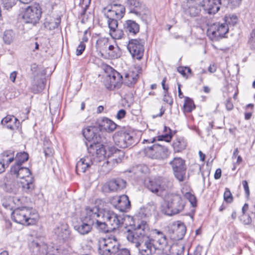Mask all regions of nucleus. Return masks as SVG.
Listing matches in <instances>:
<instances>
[{
    "label": "nucleus",
    "mask_w": 255,
    "mask_h": 255,
    "mask_svg": "<svg viewBox=\"0 0 255 255\" xmlns=\"http://www.w3.org/2000/svg\"><path fill=\"white\" fill-rule=\"evenodd\" d=\"M148 225L143 220L133 225L125 233L127 240L134 244L141 255H153L157 251H164L170 248L168 239L165 234L157 230L152 231L150 236L147 235Z\"/></svg>",
    "instance_id": "f257e3e1"
},
{
    "label": "nucleus",
    "mask_w": 255,
    "mask_h": 255,
    "mask_svg": "<svg viewBox=\"0 0 255 255\" xmlns=\"http://www.w3.org/2000/svg\"><path fill=\"white\" fill-rule=\"evenodd\" d=\"M98 213L97 206L86 207L84 214L80 218V221L74 225V230L81 235L88 234L92 230L96 217H98Z\"/></svg>",
    "instance_id": "f03ea898"
},
{
    "label": "nucleus",
    "mask_w": 255,
    "mask_h": 255,
    "mask_svg": "<svg viewBox=\"0 0 255 255\" xmlns=\"http://www.w3.org/2000/svg\"><path fill=\"white\" fill-rule=\"evenodd\" d=\"M171 185L170 181L166 178L158 177L146 178L144 180L145 187L158 196H162Z\"/></svg>",
    "instance_id": "7ed1b4c3"
},
{
    "label": "nucleus",
    "mask_w": 255,
    "mask_h": 255,
    "mask_svg": "<svg viewBox=\"0 0 255 255\" xmlns=\"http://www.w3.org/2000/svg\"><path fill=\"white\" fill-rule=\"evenodd\" d=\"M11 217L15 222L28 226L35 224L37 214L32 209L22 207L15 209L12 213Z\"/></svg>",
    "instance_id": "20e7f679"
},
{
    "label": "nucleus",
    "mask_w": 255,
    "mask_h": 255,
    "mask_svg": "<svg viewBox=\"0 0 255 255\" xmlns=\"http://www.w3.org/2000/svg\"><path fill=\"white\" fill-rule=\"evenodd\" d=\"M239 4V0H203L201 6L205 13L214 15L218 12L221 5L237 6Z\"/></svg>",
    "instance_id": "39448f33"
},
{
    "label": "nucleus",
    "mask_w": 255,
    "mask_h": 255,
    "mask_svg": "<svg viewBox=\"0 0 255 255\" xmlns=\"http://www.w3.org/2000/svg\"><path fill=\"white\" fill-rule=\"evenodd\" d=\"M98 217H101L110 226L111 230H115L120 228L123 224V219L121 215L114 211L107 209H100L98 207Z\"/></svg>",
    "instance_id": "423d86ee"
},
{
    "label": "nucleus",
    "mask_w": 255,
    "mask_h": 255,
    "mask_svg": "<svg viewBox=\"0 0 255 255\" xmlns=\"http://www.w3.org/2000/svg\"><path fill=\"white\" fill-rule=\"evenodd\" d=\"M98 253L100 255H114L120 244L115 237L101 238L98 241Z\"/></svg>",
    "instance_id": "0eeeda50"
},
{
    "label": "nucleus",
    "mask_w": 255,
    "mask_h": 255,
    "mask_svg": "<svg viewBox=\"0 0 255 255\" xmlns=\"http://www.w3.org/2000/svg\"><path fill=\"white\" fill-rule=\"evenodd\" d=\"M41 13L40 6L38 3H35L24 8L22 17L24 22L35 25L39 20Z\"/></svg>",
    "instance_id": "6e6552de"
},
{
    "label": "nucleus",
    "mask_w": 255,
    "mask_h": 255,
    "mask_svg": "<svg viewBox=\"0 0 255 255\" xmlns=\"http://www.w3.org/2000/svg\"><path fill=\"white\" fill-rule=\"evenodd\" d=\"M113 140L116 145L123 148L128 147L134 143L133 134L124 129L117 130L113 135Z\"/></svg>",
    "instance_id": "1a4fd4ad"
},
{
    "label": "nucleus",
    "mask_w": 255,
    "mask_h": 255,
    "mask_svg": "<svg viewBox=\"0 0 255 255\" xmlns=\"http://www.w3.org/2000/svg\"><path fill=\"white\" fill-rule=\"evenodd\" d=\"M169 164L172 167L175 178L179 182L183 181L187 169L185 161L181 157H175L169 162Z\"/></svg>",
    "instance_id": "9d476101"
},
{
    "label": "nucleus",
    "mask_w": 255,
    "mask_h": 255,
    "mask_svg": "<svg viewBox=\"0 0 255 255\" xmlns=\"http://www.w3.org/2000/svg\"><path fill=\"white\" fill-rule=\"evenodd\" d=\"M167 214L172 216L182 211L184 207V204L181 198L178 195L170 194L166 197Z\"/></svg>",
    "instance_id": "9b49d317"
},
{
    "label": "nucleus",
    "mask_w": 255,
    "mask_h": 255,
    "mask_svg": "<svg viewBox=\"0 0 255 255\" xmlns=\"http://www.w3.org/2000/svg\"><path fill=\"white\" fill-rule=\"evenodd\" d=\"M127 48L133 58L140 60L144 52V41L140 38L131 39L128 41Z\"/></svg>",
    "instance_id": "f8f14e48"
},
{
    "label": "nucleus",
    "mask_w": 255,
    "mask_h": 255,
    "mask_svg": "<svg viewBox=\"0 0 255 255\" xmlns=\"http://www.w3.org/2000/svg\"><path fill=\"white\" fill-rule=\"evenodd\" d=\"M102 12L107 19H122L125 14V8L121 4L112 3L104 7Z\"/></svg>",
    "instance_id": "ddd939ff"
},
{
    "label": "nucleus",
    "mask_w": 255,
    "mask_h": 255,
    "mask_svg": "<svg viewBox=\"0 0 255 255\" xmlns=\"http://www.w3.org/2000/svg\"><path fill=\"white\" fill-rule=\"evenodd\" d=\"M229 27L224 23H216L212 24L207 30V35L212 40H218L225 37Z\"/></svg>",
    "instance_id": "4468645a"
},
{
    "label": "nucleus",
    "mask_w": 255,
    "mask_h": 255,
    "mask_svg": "<svg viewBox=\"0 0 255 255\" xmlns=\"http://www.w3.org/2000/svg\"><path fill=\"white\" fill-rule=\"evenodd\" d=\"M88 152L92 154L93 160L95 163L104 160L106 158V150L105 146L99 142L87 145Z\"/></svg>",
    "instance_id": "2eb2a0df"
},
{
    "label": "nucleus",
    "mask_w": 255,
    "mask_h": 255,
    "mask_svg": "<svg viewBox=\"0 0 255 255\" xmlns=\"http://www.w3.org/2000/svg\"><path fill=\"white\" fill-rule=\"evenodd\" d=\"M110 202L116 209L121 212H126L130 207V202L126 195L113 197L110 199Z\"/></svg>",
    "instance_id": "dca6fc26"
},
{
    "label": "nucleus",
    "mask_w": 255,
    "mask_h": 255,
    "mask_svg": "<svg viewBox=\"0 0 255 255\" xmlns=\"http://www.w3.org/2000/svg\"><path fill=\"white\" fill-rule=\"evenodd\" d=\"M10 176H15L20 179V180H27L28 177H33L30 170L26 167L14 164L10 169Z\"/></svg>",
    "instance_id": "f3484780"
},
{
    "label": "nucleus",
    "mask_w": 255,
    "mask_h": 255,
    "mask_svg": "<svg viewBox=\"0 0 255 255\" xmlns=\"http://www.w3.org/2000/svg\"><path fill=\"white\" fill-rule=\"evenodd\" d=\"M99 128L95 126L88 127L83 130V134L89 141H93L92 143L100 142L101 137L99 134Z\"/></svg>",
    "instance_id": "a211bd4d"
},
{
    "label": "nucleus",
    "mask_w": 255,
    "mask_h": 255,
    "mask_svg": "<svg viewBox=\"0 0 255 255\" xmlns=\"http://www.w3.org/2000/svg\"><path fill=\"white\" fill-rule=\"evenodd\" d=\"M57 237L63 241H67L71 238V231L69 226L65 223H60L54 230Z\"/></svg>",
    "instance_id": "6ab92c4d"
},
{
    "label": "nucleus",
    "mask_w": 255,
    "mask_h": 255,
    "mask_svg": "<svg viewBox=\"0 0 255 255\" xmlns=\"http://www.w3.org/2000/svg\"><path fill=\"white\" fill-rule=\"evenodd\" d=\"M186 4L183 5L184 12L191 17L198 15L201 11V8L194 0H187Z\"/></svg>",
    "instance_id": "aec40b11"
},
{
    "label": "nucleus",
    "mask_w": 255,
    "mask_h": 255,
    "mask_svg": "<svg viewBox=\"0 0 255 255\" xmlns=\"http://www.w3.org/2000/svg\"><path fill=\"white\" fill-rule=\"evenodd\" d=\"M99 130H105L108 132L113 131L117 128V125L112 120L107 118H103L97 121Z\"/></svg>",
    "instance_id": "412c9836"
},
{
    "label": "nucleus",
    "mask_w": 255,
    "mask_h": 255,
    "mask_svg": "<svg viewBox=\"0 0 255 255\" xmlns=\"http://www.w3.org/2000/svg\"><path fill=\"white\" fill-rule=\"evenodd\" d=\"M91 156L82 158L77 163L76 169L77 171L85 172L87 169L89 168L92 165L95 164Z\"/></svg>",
    "instance_id": "4be33fe9"
},
{
    "label": "nucleus",
    "mask_w": 255,
    "mask_h": 255,
    "mask_svg": "<svg viewBox=\"0 0 255 255\" xmlns=\"http://www.w3.org/2000/svg\"><path fill=\"white\" fill-rule=\"evenodd\" d=\"M30 248L32 249L33 253H41L43 255L47 253V245L40 241L38 239L32 241L29 244Z\"/></svg>",
    "instance_id": "5701e85b"
},
{
    "label": "nucleus",
    "mask_w": 255,
    "mask_h": 255,
    "mask_svg": "<svg viewBox=\"0 0 255 255\" xmlns=\"http://www.w3.org/2000/svg\"><path fill=\"white\" fill-rule=\"evenodd\" d=\"M107 186L111 191H118L126 187V181L123 179L118 178L108 182Z\"/></svg>",
    "instance_id": "b1692460"
},
{
    "label": "nucleus",
    "mask_w": 255,
    "mask_h": 255,
    "mask_svg": "<svg viewBox=\"0 0 255 255\" xmlns=\"http://www.w3.org/2000/svg\"><path fill=\"white\" fill-rule=\"evenodd\" d=\"M124 28L128 35H134L139 31V25L135 21L127 20L124 24Z\"/></svg>",
    "instance_id": "393cba45"
},
{
    "label": "nucleus",
    "mask_w": 255,
    "mask_h": 255,
    "mask_svg": "<svg viewBox=\"0 0 255 255\" xmlns=\"http://www.w3.org/2000/svg\"><path fill=\"white\" fill-rule=\"evenodd\" d=\"M0 37L4 44L10 45L14 42L16 34L12 29H5L1 32Z\"/></svg>",
    "instance_id": "a878e982"
},
{
    "label": "nucleus",
    "mask_w": 255,
    "mask_h": 255,
    "mask_svg": "<svg viewBox=\"0 0 255 255\" xmlns=\"http://www.w3.org/2000/svg\"><path fill=\"white\" fill-rule=\"evenodd\" d=\"M12 177H9V180L5 183V190L10 193L16 194L20 187V182L19 181L14 179Z\"/></svg>",
    "instance_id": "bb28decb"
},
{
    "label": "nucleus",
    "mask_w": 255,
    "mask_h": 255,
    "mask_svg": "<svg viewBox=\"0 0 255 255\" xmlns=\"http://www.w3.org/2000/svg\"><path fill=\"white\" fill-rule=\"evenodd\" d=\"M107 80L109 81L110 87H116L123 82V76L116 71H113L108 75Z\"/></svg>",
    "instance_id": "cd10ccee"
},
{
    "label": "nucleus",
    "mask_w": 255,
    "mask_h": 255,
    "mask_svg": "<svg viewBox=\"0 0 255 255\" xmlns=\"http://www.w3.org/2000/svg\"><path fill=\"white\" fill-rule=\"evenodd\" d=\"M109 151L115 157L112 160L114 165L122 162L125 156V152L123 150L118 149L115 146H112L109 148Z\"/></svg>",
    "instance_id": "c85d7f7f"
},
{
    "label": "nucleus",
    "mask_w": 255,
    "mask_h": 255,
    "mask_svg": "<svg viewBox=\"0 0 255 255\" xmlns=\"http://www.w3.org/2000/svg\"><path fill=\"white\" fill-rule=\"evenodd\" d=\"M33 177H28L27 180H20V185L22 190L27 193H31L34 189Z\"/></svg>",
    "instance_id": "c756f323"
},
{
    "label": "nucleus",
    "mask_w": 255,
    "mask_h": 255,
    "mask_svg": "<svg viewBox=\"0 0 255 255\" xmlns=\"http://www.w3.org/2000/svg\"><path fill=\"white\" fill-rule=\"evenodd\" d=\"M138 78V75L133 72L126 73L123 77V82L128 87L134 85Z\"/></svg>",
    "instance_id": "7c9ffc66"
},
{
    "label": "nucleus",
    "mask_w": 255,
    "mask_h": 255,
    "mask_svg": "<svg viewBox=\"0 0 255 255\" xmlns=\"http://www.w3.org/2000/svg\"><path fill=\"white\" fill-rule=\"evenodd\" d=\"M173 234L176 235L174 238L176 240H181L184 237L186 229L183 224H178L173 226Z\"/></svg>",
    "instance_id": "2f4dec72"
},
{
    "label": "nucleus",
    "mask_w": 255,
    "mask_h": 255,
    "mask_svg": "<svg viewBox=\"0 0 255 255\" xmlns=\"http://www.w3.org/2000/svg\"><path fill=\"white\" fill-rule=\"evenodd\" d=\"M110 39L107 37H100L96 43V48L101 53L104 52L107 50V47L109 45Z\"/></svg>",
    "instance_id": "473e14b6"
},
{
    "label": "nucleus",
    "mask_w": 255,
    "mask_h": 255,
    "mask_svg": "<svg viewBox=\"0 0 255 255\" xmlns=\"http://www.w3.org/2000/svg\"><path fill=\"white\" fill-rule=\"evenodd\" d=\"M156 151V154L152 155L155 159L163 158L168 152L167 148L159 144H153V150Z\"/></svg>",
    "instance_id": "72a5a7b5"
},
{
    "label": "nucleus",
    "mask_w": 255,
    "mask_h": 255,
    "mask_svg": "<svg viewBox=\"0 0 255 255\" xmlns=\"http://www.w3.org/2000/svg\"><path fill=\"white\" fill-rule=\"evenodd\" d=\"M44 88L43 79H38L37 76H34L32 82V87L31 88L34 93H38L42 90Z\"/></svg>",
    "instance_id": "f704fd0d"
},
{
    "label": "nucleus",
    "mask_w": 255,
    "mask_h": 255,
    "mask_svg": "<svg viewBox=\"0 0 255 255\" xmlns=\"http://www.w3.org/2000/svg\"><path fill=\"white\" fill-rule=\"evenodd\" d=\"M98 217H96L95 222L93 227H94L99 232L102 233H108L110 230L108 227V224L105 222L100 221L98 219Z\"/></svg>",
    "instance_id": "c9c22d12"
},
{
    "label": "nucleus",
    "mask_w": 255,
    "mask_h": 255,
    "mask_svg": "<svg viewBox=\"0 0 255 255\" xmlns=\"http://www.w3.org/2000/svg\"><path fill=\"white\" fill-rule=\"evenodd\" d=\"M142 211L146 217L155 215L156 212V206L153 202L149 203Z\"/></svg>",
    "instance_id": "e433bc0d"
},
{
    "label": "nucleus",
    "mask_w": 255,
    "mask_h": 255,
    "mask_svg": "<svg viewBox=\"0 0 255 255\" xmlns=\"http://www.w3.org/2000/svg\"><path fill=\"white\" fill-rule=\"evenodd\" d=\"M238 20V17L235 14L226 15L224 17V24L229 28V26H234L237 23Z\"/></svg>",
    "instance_id": "4c0bfd02"
},
{
    "label": "nucleus",
    "mask_w": 255,
    "mask_h": 255,
    "mask_svg": "<svg viewBox=\"0 0 255 255\" xmlns=\"http://www.w3.org/2000/svg\"><path fill=\"white\" fill-rule=\"evenodd\" d=\"M118 50V46L115 47L109 42V45L107 47V50H105L104 53H107L112 58H117L119 56V54L117 53Z\"/></svg>",
    "instance_id": "58836bf2"
},
{
    "label": "nucleus",
    "mask_w": 255,
    "mask_h": 255,
    "mask_svg": "<svg viewBox=\"0 0 255 255\" xmlns=\"http://www.w3.org/2000/svg\"><path fill=\"white\" fill-rule=\"evenodd\" d=\"M28 159V154L25 152H20L17 153L16 155L15 159L16 163L15 164H18L21 166L22 164L26 161Z\"/></svg>",
    "instance_id": "ea45409f"
},
{
    "label": "nucleus",
    "mask_w": 255,
    "mask_h": 255,
    "mask_svg": "<svg viewBox=\"0 0 255 255\" xmlns=\"http://www.w3.org/2000/svg\"><path fill=\"white\" fill-rule=\"evenodd\" d=\"M183 108L185 112L190 113L195 108V106L191 99L185 97Z\"/></svg>",
    "instance_id": "a19ab883"
},
{
    "label": "nucleus",
    "mask_w": 255,
    "mask_h": 255,
    "mask_svg": "<svg viewBox=\"0 0 255 255\" xmlns=\"http://www.w3.org/2000/svg\"><path fill=\"white\" fill-rule=\"evenodd\" d=\"M127 4L130 9V12L137 14L138 12L135 8L139 7L141 5V2L138 0H128Z\"/></svg>",
    "instance_id": "79ce46f5"
},
{
    "label": "nucleus",
    "mask_w": 255,
    "mask_h": 255,
    "mask_svg": "<svg viewBox=\"0 0 255 255\" xmlns=\"http://www.w3.org/2000/svg\"><path fill=\"white\" fill-rule=\"evenodd\" d=\"M173 147L177 152H180L184 149L186 146V143L183 139H178L173 144Z\"/></svg>",
    "instance_id": "37998d69"
},
{
    "label": "nucleus",
    "mask_w": 255,
    "mask_h": 255,
    "mask_svg": "<svg viewBox=\"0 0 255 255\" xmlns=\"http://www.w3.org/2000/svg\"><path fill=\"white\" fill-rule=\"evenodd\" d=\"M111 37L115 39H121L124 35V31L122 29L116 28L109 32Z\"/></svg>",
    "instance_id": "c03bdc74"
},
{
    "label": "nucleus",
    "mask_w": 255,
    "mask_h": 255,
    "mask_svg": "<svg viewBox=\"0 0 255 255\" xmlns=\"http://www.w3.org/2000/svg\"><path fill=\"white\" fill-rule=\"evenodd\" d=\"M132 171L137 174L139 173L144 174L148 172V168L145 165H138L133 167Z\"/></svg>",
    "instance_id": "a18cd8bd"
},
{
    "label": "nucleus",
    "mask_w": 255,
    "mask_h": 255,
    "mask_svg": "<svg viewBox=\"0 0 255 255\" xmlns=\"http://www.w3.org/2000/svg\"><path fill=\"white\" fill-rule=\"evenodd\" d=\"M61 22V18L60 16H58L54 19H51L50 21L47 23V26H48L50 29H54L57 28L60 25Z\"/></svg>",
    "instance_id": "49530a36"
},
{
    "label": "nucleus",
    "mask_w": 255,
    "mask_h": 255,
    "mask_svg": "<svg viewBox=\"0 0 255 255\" xmlns=\"http://www.w3.org/2000/svg\"><path fill=\"white\" fill-rule=\"evenodd\" d=\"M184 197L190 202L192 207L197 206V200L195 196L190 192H186L184 194Z\"/></svg>",
    "instance_id": "de8ad7c7"
},
{
    "label": "nucleus",
    "mask_w": 255,
    "mask_h": 255,
    "mask_svg": "<svg viewBox=\"0 0 255 255\" xmlns=\"http://www.w3.org/2000/svg\"><path fill=\"white\" fill-rule=\"evenodd\" d=\"M121 19H116V18H111L108 19L107 23L108 24V27L110 29V31L113 30L116 28H118V22L119 20Z\"/></svg>",
    "instance_id": "09e8293b"
},
{
    "label": "nucleus",
    "mask_w": 255,
    "mask_h": 255,
    "mask_svg": "<svg viewBox=\"0 0 255 255\" xmlns=\"http://www.w3.org/2000/svg\"><path fill=\"white\" fill-rule=\"evenodd\" d=\"M48 146H46L45 142L43 143V150L45 156H51L53 152V148L51 147V142L49 141H47Z\"/></svg>",
    "instance_id": "8fccbe9b"
},
{
    "label": "nucleus",
    "mask_w": 255,
    "mask_h": 255,
    "mask_svg": "<svg viewBox=\"0 0 255 255\" xmlns=\"http://www.w3.org/2000/svg\"><path fill=\"white\" fill-rule=\"evenodd\" d=\"M4 8L7 9L14 6L18 0H0Z\"/></svg>",
    "instance_id": "3c124183"
},
{
    "label": "nucleus",
    "mask_w": 255,
    "mask_h": 255,
    "mask_svg": "<svg viewBox=\"0 0 255 255\" xmlns=\"http://www.w3.org/2000/svg\"><path fill=\"white\" fill-rule=\"evenodd\" d=\"M224 200L229 203H231L233 201V196L229 189L226 188L224 194Z\"/></svg>",
    "instance_id": "603ef678"
},
{
    "label": "nucleus",
    "mask_w": 255,
    "mask_h": 255,
    "mask_svg": "<svg viewBox=\"0 0 255 255\" xmlns=\"http://www.w3.org/2000/svg\"><path fill=\"white\" fill-rule=\"evenodd\" d=\"M17 120L13 116H7L4 118L1 121V124L5 125L9 123H16Z\"/></svg>",
    "instance_id": "864d4df0"
},
{
    "label": "nucleus",
    "mask_w": 255,
    "mask_h": 255,
    "mask_svg": "<svg viewBox=\"0 0 255 255\" xmlns=\"http://www.w3.org/2000/svg\"><path fill=\"white\" fill-rule=\"evenodd\" d=\"M144 152L146 154V155L151 158H154L153 156L151 155H155L156 154V151H154V149L153 150V145H152L151 146H148L146 148L144 149Z\"/></svg>",
    "instance_id": "5fc2aeb1"
},
{
    "label": "nucleus",
    "mask_w": 255,
    "mask_h": 255,
    "mask_svg": "<svg viewBox=\"0 0 255 255\" xmlns=\"http://www.w3.org/2000/svg\"><path fill=\"white\" fill-rule=\"evenodd\" d=\"M163 100L164 102L172 105L173 103V100L172 97L169 95L168 91L164 92V97Z\"/></svg>",
    "instance_id": "6e6d98bb"
},
{
    "label": "nucleus",
    "mask_w": 255,
    "mask_h": 255,
    "mask_svg": "<svg viewBox=\"0 0 255 255\" xmlns=\"http://www.w3.org/2000/svg\"><path fill=\"white\" fill-rule=\"evenodd\" d=\"M91 3V0H80L79 4L85 12Z\"/></svg>",
    "instance_id": "4d7b16f0"
},
{
    "label": "nucleus",
    "mask_w": 255,
    "mask_h": 255,
    "mask_svg": "<svg viewBox=\"0 0 255 255\" xmlns=\"http://www.w3.org/2000/svg\"><path fill=\"white\" fill-rule=\"evenodd\" d=\"M240 220L245 224V225H249L252 222V219L251 217L247 214L243 215L240 217Z\"/></svg>",
    "instance_id": "13d9d810"
},
{
    "label": "nucleus",
    "mask_w": 255,
    "mask_h": 255,
    "mask_svg": "<svg viewBox=\"0 0 255 255\" xmlns=\"http://www.w3.org/2000/svg\"><path fill=\"white\" fill-rule=\"evenodd\" d=\"M114 255H130L129 251L127 249H117V252Z\"/></svg>",
    "instance_id": "bf43d9fd"
},
{
    "label": "nucleus",
    "mask_w": 255,
    "mask_h": 255,
    "mask_svg": "<svg viewBox=\"0 0 255 255\" xmlns=\"http://www.w3.org/2000/svg\"><path fill=\"white\" fill-rule=\"evenodd\" d=\"M85 47L86 45L84 43H80L79 45L77 48L76 55L78 56L81 55L83 51L85 50Z\"/></svg>",
    "instance_id": "052dcab7"
},
{
    "label": "nucleus",
    "mask_w": 255,
    "mask_h": 255,
    "mask_svg": "<svg viewBox=\"0 0 255 255\" xmlns=\"http://www.w3.org/2000/svg\"><path fill=\"white\" fill-rule=\"evenodd\" d=\"M9 154L7 152H5L0 155V161L6 166V163L9 157Z\"/></svg>",
    "instance_id": "680f3d73"
},
{
    "label": "nucleus",
    "mask_w": 255,
    "mask_h": 255,
    "mask_svg": "<svg viewBox=\"0 0 255 255\" xmlns=\"http://www.w3.org/2000/svg\"><path fill=\"white\" fill-rule=\"evenodd\" d=\"M226 108L227 110L228 111H231L234 108V105L231 102V98H229L226 102L225 103Z\"/></svg>",
    "instance_id": "e2e57ef3"
},
{
    "label": "nucleus",
    "mask_w": 255,
    "mask_h": 255,
    "mask_svg": "<svg viewBox=\"0 0 255 255\" xmlns=\"http://www.w3.org/2000/svg\"><path fill=\"white\" fill-rule=\"evenodd\" d=\"M172 136L168 134H165L162 135L158 137V140H164L167 142H169L171 139Z\"/></svg>",
    "instance_id": "0e129e2a"
},
{
    "label": "nucleus",
    "mask_w": 255,
    "mask_h": 255,
    "mask_svg": "<svg viewBox=\"0 0 255 255\" xmlns=\"http://www.w3.org/2000/svg\"><path fill=\"white\" fill-rule=\"evenodd\" d=\"M242 184L247 196H249L250 195V190L247 181L246 180H244L242 182Z\"/></svg>",
    "instance_id": "69168bd1"
},
{
    "label": "nucleus",
    "mask_w": 255,
    "mask_h": 255,
    "mask_svg": "<svg viewBox=\"0 0 255 255\" xmlns=\"http://www.w3.org/2000/svg\"><path fill=\"white\" fill-rule=\"evenodd\" d=\"M126 114V111L125 110L121 109L118 111L116 117L117 119L121 120L125 117Z\"/></svg>",
    "instance_id": "338daca9"
},
{
    "label": "nucleus",
    "mask_w": 255,
    "mask_h": 255,
    "mask_svg": "<svg viewBox=\"0 0 255 255\" xmlns=\"http://www.w3.org/2000/svg\"><path fill=\"white\" fill-rule=\"evenodd\" d=\"M249 42L254 45L255 43V30H253L250 34Z\"/></svg>",
    "instance_id": "774afa93"
}]
</instances>
